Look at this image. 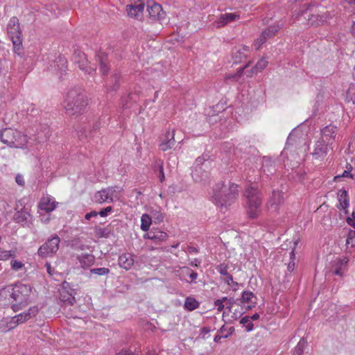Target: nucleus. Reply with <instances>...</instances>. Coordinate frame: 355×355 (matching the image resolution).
<instances>
[{
	"instance_id": "obj_20",
	"label": "nucleus",
	"mask_w": 355,
	"mask_h": 355,
	"mask_svg": "<svg viewBox=\"0 0 355 355\" xmlns=\"http://www.w3.org/2000/svg\"><path fill=\"white\" fill-rule=\"evenodd\" d=\"M135 256L130 252H124L119 255L118 259V264L120 268L129 270L132 268L135 263Z\"/></svg>"
},
{
	"instance_id": "obj_40",
	"label": "nucleus",
	"mask_w": 355,
	"mask_h": 355,
	"mask_svg": "<svg viewBox=\"0 0 355 355\" xmlns=\"http://www.w3.org/2000/svg\"><path fill=\"white\" fill-rule=\"evenodd\" d=\"M240 323L243 324L248 332L252 331L254 329V324L249 316L243 317L240 320Z\"/></svg>"
},
{
	"instance_id": "obj_53",
	"label": "nucleus",
	"mask_w": 355,
	"mask_h": 355,
	"mask_svg": "<svg viewBox=\"0 0 355 355\" xmlns=\"http://www.w3.org/2000/svg\"><path fill=\"white\" fill-rule=\"evenodd\" d=\"M349 169H352V166H349V168H348L347 170L344 171L343 173H342V175L335 176L334 180H336L337 179H339L340 178H353V175L351 173Z\"/></svg>"
},
{
	"instance_id": "obj_4",
	"label": "nucleus",
	"mask_w": 355,
	"mask_h": 355,
	"mask_svg": "<svg viewBox=\"0 0 355 355\" xmlns=\"http://www.w3.org/2000/svg\"><path fill=\"white\" fill-rule=\"evenodd\" d=\"M246 198L247 213L250 218H256L261 212L262 195L258 189L253 186L248 187L244 191Z\"/></svg>"
},
{
	"instance_id": "obj_27",
	"label": "nucleus",
	"mask_w": 355,
	"mask_h": 355,
	"mask_svg": "<svg viewBox=\"0 0 355 355\" xmlns=\"http://www.w3.org/2000/svg\"><path fill=\"white\" fill-rule=\"evenodd\" d=\"M17 327L15 322L12 318H4L0 320V332L6 333Z\"/></svg>"
},
{
	"instance_id": "obj_35",
	"label": "nucleus",
	"mask_w": 355,
	"mask_h": 355,
	"mask_svg": "<svg viewBox=\"0 0 355 355\" xmlns=\"http://www.w3.org/2000/svg\"><path fill=\"white\" fill-rule=\"evenodd\" d=\"M16 253L17 249L7 250L3 248H0V260L7 261L10 258H14L16 257Z\"/></svg>"
},
{
	"instance_id": "obj_15",
	"label": "nucleus",
	"mask_w": 355,
	"mask_h": 355,
	"mask_svg": "<svg viewBox=\"0 0 355 355\" xmlns=\"http://www.w3.org/2000/svg\"><path fill=\"white\" fill-rule=\"evenodd\" d=\"M283 202L282 192L279 191H273L272 194L266 203V207L268 211L271 213H277L280 205Z\"/></svg>"
},
{
	"instance_id": "obj_28",
	"label": "nucleus",
	"mask_w": 355,
	"mask_h": 355,
	"mask_svg": "<svg viewBox=\"0 0 355 355\" xmlns=\"http://www.w3.org/2000/svg\"><path fill=\"white\" fill-rule=\"evenodd\" d=\"M250 51V48L248 46H241L235 49L233 52L234 58H235V62H239L243 58H245Z\"/></svg>"
},
{
	"instance_id": "obj_48",
	"label": "nucleus",
	"mask_w": 355,
	"mask_h": 355,
	"mask_svg": "<svg viewBox=\"0 0 355 355\" xmlns=\"http://www.w3.org/2000/svg\"><path fill=\"white\" fill-rule=\"evenodd\" d=\"M228 269H229L228 265L225 263H220L216 267V270H217V272H219L220 275H221L223 276L227 275Z\"/></svg>"
},
{
	"instance_id": "obj_42",
	"label": "nucleus",
	"mask_w": 355,
	"mask_h": 355,
	"mask_svg": "<svg viewBox=\"0 0 355 355\" xmlns=\"http://www.w3.org/2000/svg\"><path fill=\"white\" fill-rule=\"evenodd\" d=\"M24 268V263L17 259H12L10 261V268L13 271H19Z\"/></svg>"
},
{
	"instance_id": "obj_55",
	"label": "nucleus",
	"mask_w": 355,
	"mask_h": 355,
	"mask_svg": "<svg viewBox=\"0 0 355 355\" xmlns=\"http://www.w3.org/2000/svg\"><path fill=\"white\" fill-rule=\"evenodd\" d=\"M234 327H230L228 330V333L227 334H225V335H223V336H219V335H216L215 337H214V341L215 342H218L221 338H227L229 336H230L232 332L234 331Z\"/></svg>"
},
{
	"instance_id": "obj_54",
	"label": "nucleus",
	"mask_w": 355,
	"mask_h": 355,
	"mask_svg": "<svg viewBox=\"0 0 355 355\" xmlns=\"http://www.w3.org/2000/svg\"><path fill=\"white\" fill-rule=\"evenodd\" d=\"M214 305L217 307V310L218 311H225V304L224 300H223V297L220 299H218L214 302Z\"/></svg>"
},
{
	"instance_id": "obj_23",
	"label": "nucleus",
	"mask_w": 355,
	"mask_h": 355,
	"mask_svg": "<svg viewBox=\"0 0 355 355\" xmlns=\"http://www.w3.org/2000/svg\"><path fill=\"white\" fill-rule=\"evenodd\" d=\"M240 19V15L232 12H225L221 14L220 17L216 20L215 23L218 28L223 27L226 24L235 21Z\"/></svg>"
},
{
	"instance_id": "obj_12",
	"label": "nucleus",
	"mask_w": 355,
	"mask_h": 355,
	"mask_svg": "<svg viewBox=\"0 0 355 355\" xmlns=\"http://www.w3.org/2000/svg\"><path fill=\"white\" fill-rule=\"evenodd\" d=\"M337 127L334 125L329 124L326 125L320 130V140H323L324 142L332 146L333 143L338 138L337 134Z\"/></svg>"
},
{
	"instance_id": "obj_25",
	"label": "nucleus",
	"mask_w": 355,
	"mask_h": 355,
	"mask_svg": "<svg viewBox=\"0 0 355 355\" xmlns=\"http://www.w3.org/2000/svg\"><path fill=\"white\" fill-rule=\"evenodd\" d=\"M80 266L83 269H87L94 265L95 257L92 254L85 253L78 255L76 257Z\"/></svg>"
},
{
	"instance_id": "obj_47",
	"label": "nucleus",
	"mask_w": 355,
	"mask_h": 355,
	"mask_svg": "<svg viewBox=\"0 0 355 355\" xmlns=\"http://www.w3.org/2000/svg\"><path fill=\"white\" fill-rule=\"evenodd\" d=\"M268 62L266 59V58H261L257 63L254 67L257 72H261L262 70H263L267 66H268Z\"/></svg>"
},
{
	"instance_id": "obj_51",
	"label": "nucleus",
	"mask_w": 355,
	"mask_h": 355,
	"mask_svg": "<svg viewBox=\"0 0 355 355\" xmlns=\"http://www.w3.org/2000/svg\"><path fill=\"white\" fill-rule=\"evenodd\" d=\"M112 207L111 206H109L98 211V215L101 216V217H106L112 211Z\"/></svg>"
},
{
	"instance_id": "obj_52",
	"label": "nucleus",
	"mask_w": 355,
	"mask_h": 355,
	"mask_svg": "<svg viewBox=\"0 0 355 355\" xmlns=\"http://www.w3.org/2000/svg\"><path fill=\"white\" fill-rule=\"evenodd\" d=\"M11 292L9 288H2L0 290V302L3 300V298H6L8 296L10 295Z\"/></svg>"
},
{
	"instance_id": "obj_30",
	"label": "nucleus",
	"mask_w": 355,
	"mask_h": 355,
	"mask_svg": "<svg viewBox=\"0 0 355 355\" xmlns=\"http://www.w3.org/2000/svg\"><path fill=\"white\" fill-rule=\"evenodd\" d=\"M164 214L162 212V209L160 207L153 208L150 210V217L153 219L155 224H159L164 221Z\"/></svg>"
},
{
	"instance_id": "obj_9",
	"label": "nucleus",
	"mask_w": 355,
	"mask_h": 355,
	"mask_svg": "<svg viewBox=\"0 0 355 355\" xmlns=\"http://www.w3.org/2000/svg\"><path fill=\"white\" fill-rule=\"evenodd\" d=\"M60 242L57 235L51 236L38 248L37 255L42 258L53 257L59 249Z\"/></svg>"
},
{
	"instance_id": "obj_10",
	"label": "nucleus",
	"mask_w": 355,
	"mask_h": 355,
	"mask_svg": "<svg viewBox=\"0 0 355 355\" xmlns=\"http://www.w3.org/2000/svg\"><path fill=\"white\" fill-rule=\"evenodd\" d=\"M73 62L78 64L80 70L84 71L85 73L92 75L96 71V68L91 66L85 54L80 51H76L73 57Z\"/></svg>"
},
{
	"instance_id": "obj_57",
	"label": "nucleus",
	"mask_w": 355,
	"mask_h": 355,
	"mask_svg": "<svg viewBox=\"0 0 355 355\" xmlns=\"http://www.w3.org/2000/svg\"><path fill=\"white\" fill-rule=\"evenodd\" d=\"M159 179L161 182H164L165 180V175L164 173V167L163 165H159Z\"/></svg>"
},
{
	"instance_id": "obj_22",
	"label": "nucleus",
	"mask_w": 355,
	"mask_h": 355,
	"mask_svg": "<svg viewBox=\"0 0 355 355\" xmlns=\"http://www.w3.org/2000/svg\"><path fill=\"white\" fill-rule=\"evenodd\" d=\"M57 202L51 196H44L41 198L38 207L46 213L53 211L56 207Z\"/></svg>"
},
{
	"instance_id": "obj_6",
	"label": "nucleus",
	"mask_w": 355,
	"mask_h": 355,
	"mask_svg": "<svg viewBox=\"0 0 355 355\" xmlns=\"http://www.w3.org/2000/svg\"><path fill=\"white\" fill-rule=\"evenodd\" d=\"M7 33L12 42L14 52L19 56H21L24 53L22 47V33L19 19L16 17H12L10 19L7 25Z\"/></svg>"
},
{
	"instance_id": "obj_26",
	"label": "nucleus",
	"mask_w": 355,
	"mask_h": 355,
	"mask_svg": "<svg viewBox=\"0 0 355 355\" xmlns=\"http://www.w3.org/2000/svg\"><path fill=\"white\" fill-rule=\"evenodd\" d=\"M338 205H337L339 209H346L349 206V198L348 196L347 191L342 188L339 189L337 193Z\"/></svg>"
},
{
	"instance_id": "obj_1",
	"label": "nucleus",
	"mask_w": 355,
	"mask_h": 355,
	"mask_svg": "<svg viewBox=\"0 0 355 355\" xmlns=\"http://www.w3.org/2000/svg\"><path fill=\"white\" fill-rule=\"evenodd\" d=\"M0 141L12 148L21 149L28 153L32 148L29 137L17 129L5 128L0 130Z\"/></svg>"
},
{
	"instance_id": "obj_50",
	"label": "nucleus",
	"mask_w": 355,
	"mask_h": 355,
	"mask_svg": "<svg viewBox=\"0 0 355 355\" xmlns=\"http://www.w3.org/2000/svg\"><path fill=\"white\" fill-rule=\"evenodd\" d=\"M289 255H290L291 261L288 263V270L290 272H292L294 270V267H295L294 259H295V255L294 250H292L289 252Z\"/></svg>"
},
{
	"instance_id": "obj_33",
	"label": "nucleus",
	"mask_w": 355,
	"mask_h": 355,
	"mask_svg": "<svg viewBox=\"0 0 355 355\" xmlns=\"http://www.w3.org/2000/svg\"><path fill=\"white\" fill-rule=\"evenodd\" d=\"M152 218L148 214H142L141 217V230L144 232H148L152 224Z\"/></svg>"
},
{
	"instance_id": "obj_62",
	"label": "nucleus",
	"mask_w": 355,
	"mask_h": 355,
	"mask_svg": "<svg viewBox=\"0 0 355 355\" xmlns=\"http://www.w3.org/2000/svg\"><path fill=\"white\" fill-rule=\"evenodd\" d=\"M188 251L189 253H194V254H197L199 252V250L197 248L193 247V246H189L188 248Z\"/></svg>"
},
{
	"instance_id": "obj_14",
	"label": "nucleus",
	"mask_w": 355,
	"mask_h": 355,
	"mask_svg": "<svg viewBox=\"0 0 355 355\" xmlns=\"http://www.w3.org/2000/svg\"><path fill=\"white\" fill-rule=\"evenodd\" d=\"M331 148V146L323 141V140L318 139L315 141L311 155L314 159L322 160L327 156L329 148Z\"/></svg>"
},
{
	"instance_id": "obj_64",
	"label": "nucleus",
	"mask_w": 355,
	"mask_h": 355,
	"mask_svg": "<svg viewBox=\"0 0 355 355\" xmlns=\"http://www.w3.org/2000/svg\"><path fill=\"white\" fill-rule=\"evenodd\" d=\"M200 263V261L198 260V259H194L191 262V266H198Z\"/></svg>"
},
{
	"instance_id": "obj_44",
	"label": "nucleus",
	"mask_w": 355,
	"mask_h": 355,
	"mask_svg": "<svg viewBox=\"0 0 355 355\" xmlns=\"http://www.w3.org/2000/svg\"><path fill=\"white\" fill-rule=\"evenodd\" d=\"M263 170L268 175L272 174L275 171L274 167L272 166L271 161L270 159H265L263 164Z\"/></svg>"
},
{
	"instance_id": "obj_59",
	"label": "nucleus",
	"mask_w": 355,
	"mask_h": 355,
	"mask_svg": "<svg viewBox=\"0 0 355 355\" xmlns=\"http://www.w3.org/2000/svg\"><path fill=\"white\" fill-rule=\"evenodd\" d=\"M98 216V211H92L89 213H87L85 216V218L87 220H90L93 217H96Z\"/></svg>"
},
{
	"instance_id": "obj_46",
	"label": "nucleus",
	"mask_w": 355,
	"mask_h": 355,
	"mask_svg": "<svg viewBox=\"0 0 355 355\" xmlns=\"http://www.w3.org/2000/svg\"><path fill=\"white\" fill-rule=\"evenodd\" d=\"M347 247L354 248L355 247V231L351 230L348 233V236L346 239Z\"/></svg>"
},
{
	"instance_id": "obj_16",
	"label": "nucleus",
	"mask_w": 355,
	"mask_h": 355,
	"mask_svg": "<svg viewBox=\"0 0 355 355\" xmlns=\"http://www.w3.org/2000/svg\"><path fill=\"white\" fill-rule=\"evenodd\" d=\"M279 28L280 27L278 25H272L262 31L260 37L254 41V46L255 49H259L268 38L274 36L277 33Z\"/></svg>"
},
{
	"instance_id": "obj_56",
	"label": "nucleus",
	"mask_w": 355,
	"mask_h": 355,
	"mask_svg": "<svg viewBox=\"0 0 355 355\" xmlns=\"http://www.w3.org/2000/svg\"><path fill=\"white\" fill-rule=\"evenodd\" d=\"M15 181L17 183V184L20 186H23L25 184L24 179L23 175L20 174H17L15 177Z\"/></svg>"
},
{
	"instance_id": "obj_29",
	"label": "nucleus",
	"mask_w": 355,
	"mask_h": 355,
	"mask_svg": "<svg viewBox=\"0 0 355 355\" xmlns=\"http://www.w3.org/2000/svg\"><path fill=\"white\" fill-rule=\"evenodd\" d=\"M175 144L174 131L171 133L167 132L166 139L164 140L159 145V148L162 151H166L171 148Z\"/></svg>"
},
{
	"instance_id": "obj_60",
	"label": "nucleus",
	"mask_w": 355,
	"mask_h": 355,
	"mask_svg": "<svg viewBox=\"0 0 355 355\" xmlns=\"http://www.w3.org/2000/svg\"><path fill=\"white\" fill-rule=\"evenodd\" d=\"M76 300H75V297H70V298H68L67 300H65L64 302V309H66L67 308V306H72L73 304V303L75 302Z\"/></svg>"
},
{
	"instance_id": "obj_63",
	"label": "nucleus",
	"mask_w": 355,
	"mask_h": 355,
	"mask_svg": "<svg viewBox=\"0 0 355 355\" xmlns=\"http://www.w3.org/2000/svg\"><path fill=\"white\" fill-rule=\"evenodd\" d=\"M40 220L43 223H48L50 220V218L49 216H42Z\"/></svg>"
},
{
	"instance_id": "obj_45",
	"label": "nucleus",
	"mask_w": 355,
	"mask_h": 355,
	"mask_svg": "<svg viewBox=\"0 0 355 355\" xmlns=\"http://www.w3.org/2000/svg\"><path fill=\"white\" fill-rule=\"evenodd\" d=\"M49 136H50L49 128L46 127L44 128L43 134L38 133L36 140L38 143H42V142L46 141L49 138Z\"/></svg>"
},
{
	"instance_id": "obj_36",
	"label": "nucleus",
	"mask_w": 355,
	"mask_h": 355,
	"mask_svg": "<svg viewBox=\"0 0 355 355\" xmlns=\"http://www.w3.org/2000/svg\"><path fill=\"white\" fill-rule=\"evenodd\" d=\"M345 101L348 103L352 102L355 104V85L351 84L347 90Z\"/></svg>"
},
{
	"instance_id": "obj_3",
	"label": "nucleus",
	"mask_w": 355,
	"mask_h": 355,
	"mask_svg": "<svg viewBox=\"0 0 355 355\" xmlns=\"http://www.w3.org/2000/svg\"><path fill=\"white\" fill-rule=\"evenodd\" d=\"M87 98L80 89H73L68 92L64 101V108L69 115L80 114L87 106Z\"/></svg>"
},
{
	"instance_id": "obj_8",
	"label": "nucleus",
	"mask_w": 355,
	"mask_h": 355,
	"mask_svg": "<svg viewBox=\"0 0 355 355\" xmlns=\"http://www.w3.org/2000/svg\"><path fill=\"white\" fill-rule=\"evenodd\" d=\"M122 190V188L116 186L103 189L94 195L95 201L100 204L116 202L120 199Z\"/></svg>"
},
{
	"instance_id": "obj_49",
	"label": "nucleus",
	"mask_w": 355,
	"mask_h": 355,
	"mask_svg": "<svg viewBox=\"0 0 355 355\" xmlns=\"http://www.w3.org/2000/svg\"><path fill=\"white\" fill-rule=\"evenodd\" d=\"M112 81L114 82L113 85H112V86L107 85L106 86L107 91H110V92L116 91L118 89V87H119V76L117 75V74L114 75L112 77Z\"/></svg>"
},
{
	"instance_id": "obj_2",
	"label": "nucleus",
	"mask_w": 355,
	"mask_h": 355,
	"mask_svg": "<svg viewBox=\"0 0 355 355\" xmlns=\"http://www.w3.org/2000/svg\"><path fill=\"white\" fill-rule=\"evenodd\" d=\"M238 186L234 183H229L228 186L222 182L216 184L213 189L212 202L222 209H227L236 199Z\"/></svg>"
},
{
	"instance_id": "obj_17",
	"label": "nucleus",
	"mask_w": 355,
	"mask_h": 355,
	"mask_svg": "<svg viewBox=\"0 0 355 355\" xmlns=\"http://www.w3.org/2000/svg\"><path fill=\"white\" fill-rule=\"evenodd\" d=\"M147 11L150 17L154 20H160L165 16L160 4L153 0H148L146 4Z\"/></svg>"
},
{
	"instance_id": "obj_58",
	"label": "nucleus",
	"mask_w": 355,
	"mask_h": 355,
	"mask_svg": "<svg viewBox=\"0 0 355 355\" xmlns=\"http://www.w3.org/2000/svg\"><path fill=\"white\" fill-rule=\"evenodd\" d=\"M116 355H141L139 353H133L130 351L123 349L119 353H117Z\"/></svg>"
},
{
	"instance_id": "obj_31",
	"label": "nucleus",
	"mask_w": 355,
	"mask_h": 355,
	"mask_svg": "<svg viewBox=\"0 0 355 355\" xmlns=\"http://www.w3.org/2000/svg\"><path fill=\"white\" fill-rule=\"evenodd\" d=\"M256 297L251 291H245L241 295V302L243 304H248V306L251 308L252 305L255 304V301L253 300Z\"/></svg>"
},
{
	"instance_id": "obj_24",
	"label": "nucleus",
	"mask_w": 355,
	"mask_h": 355,
	"mask_svg": "<svg viewBox=\"0 0 355 355\" xmlns=\"http://www.w3.org/2000/svg\"><path fill=\"white\" fill-rule=\"evenodd\" d=\"M249 64L250 63H247L243 67L239 68L234 74L229 75L226 76V78L237 80L242 76L243 73H245L247 77H252L254 74L257 73L258 72L254 67L251 68L250 70L248 69Z\"/></svg>"
},
{
	"instance_id": "obj_38",
	"label": "nucleus",
	"mask_w": 355,
	"mask_h": 355,
	"mask_svg": "<svg viewBox=\"0 0 355 355\" xmlns=\"http://www.w3.org/2000/svg\"><path fill=\"white\" fill-rule=\"evenodd\" d=\"M307 346V341L304 338H302L300 340L297 346L295 348V355H302L304 349Z\"/></svg>"
},
{
	"instance_id": "obj_7",
	"label": "nucleus",
	"mask_w": 355,
	"mask_h": 355,
	"mask_svg": "<svg viewBox=\"0 0 355 355\" xmlns=\"http://www.w3.org/2000/svg\"><path fill=\"white\" fill-rule=\"evenodd\" d=\"M211 168V162L205 158L204 156L198 157L191 170V176L196 182H202L206 181L209 177V170Z\"/></svg>"
},
{
	"instance_id": "obj_43",
	"label": "nucleus",
	"mask_w": 355,
	"mask_h": 355,
	"mask_svg": "<svg viewBox=\"0 0 355 355\" xmlns=\"http://www.w3.org/2000/svg\"><path fill=\"white\" fill-rule=\"evenodd\" d=\"M110 270L107 268H96L90 270V274L96 275L98 276L107 275L110 273Z\"/></svg>"
},
{
	"instance_id": "obj_11",
	"label": "nucleus",
	"mask_w": 355,
	"mask_h": 355,
	"mask_svg": "<svg viewBox=\"0 0 355 355\" xmlns=\"http://www.w3.org/2000/svg\"><path fill=\"white\" fill-rule=\"evenodd\" d=\"M349 259L346 257L336 259L332 262L330 271L336 276L343 277L348 270Z\"/></svg>"
},
{
	"instance_id": "obj_34",
	"label": "nucleus",
	"mask_w": 355,
	"mask_h": 355,
	"mask_svg": "<svg viewBox=\"0 0 355 355\" xmlns=\"http://www.w3.org/2000/svg\"><path fill=\"white\" fill-rule=\"evenodd\" d=\"M97 60L100 65V71L103 75H106L109 71V67L107 66V58L102 54L97 55Z\"/></svg>"
},
{
	"instance_id": "obj_18",
	"label": "nucleus",
	"mask_w": 355,
	"mask_h": 355,
	"mask_svg": "<svg viewBox=\"0 0 355 355\" xmlns=\"http://www.w3.org/2000/svg\"><path fill=\"white\" fill-rule=\"evenodd\" d=\"M13 220L15 223H19L23 226L29 227L31 224L32 216L28 209L23 208L15 213Z\"/></svg>"
},
{
	"instance_id": "obj_61",
	"label": "nucleus",
	"mask_w": 355,
	"mask_h": 355,
	"mask_svg": "<svg viewBox=\"0 0 355 355\" xmlns=\"http://www.w3.org/2000/svg\"><path fill=\"white\" fill-rule=\"evenodd\" d=\"M347 223L355 228V216L354 215L352 216V217H349L347 219Z\"/></svg>"
},
{
	"instance_id": "obj_21",
	"label": "nucleus",
	"mask_w": 355,
	"mask_h": 355,
	"mask_svg": "<svg viewBox=\"0 0 355 355\" xmlns=\"http://www.w3.org/2000/svg\"><path fill=\"white\" fill-rule=\"evenodd\" d=\"M144 3L137 5H128L126 6L128 15L135 19L141 20L144 15Z\"/></svg>"
},
{
	"instance_id": "obj_19",
	"label": "nucleus",
	"mask_w": 355,
	"mask_h": 355,
	"mask_svg": "<svg viewBox=\"0 0 355 355\" xmlns=\"http://www.w3.org/2000/svg\"><path fill=\"white\" fill-rule=\"evenodd\" d=\"M37 312L38 308L34 306L30 307L28 310L15 315L14 317H12V318L17 326L19 324L24 323L25 322L31 319L32 317L35 316Z\"/></svg>"
},
{
	"instance_id": "obj_5",
	"label": "nucleus",
	"mask_w": 355,
	"mask_h": 355,
	"mask_svg": "<svg viewBox=\"0 0 355 355\" xmlns=\"http://www.w3.org/2000/svg\"><path fill=\"white\" fill-rule=\"evenodd\" d=\"M32 288L31 286L28 284L22 283L15 284L10 294L11 297L15 302L12 304V309L15 312L18 311L22 307L27 305L32 293Z\"/></svg>"
},
{
	"instance_id": "obj_37",
	"label": "nucleus",
	"mask_w": 355,
	"mask_h": 355,
	"mask_svg": "<svg viewBox=\"0 0 355 355\" xmlns=\"http://www.w3.org/2000/svg\"><path fill=\"white\" fill-rule=\"evenodd\" d=\"M54 62V67L57 68L58 71H64L67 68V62L64 57L59 56Z\"/></svg>"
},
{
	"instance_id": "obj_39",
	"label": "nucleus",
	"mask_w": 355,
	"mask_h": 355,
	"mask_svg": "<svg viewBox=\"0 0 355 355\" xmlns=\"http://www.w3.org/2000/svg\"><path fill=\"white\" fill-rule=\"evenodd\" d=\"M181 275H188L191 279V282L195 281L198 276L197 272H194L189 267L182 268H181Z\"/></svg>"
},
{
	"instance_id": "obj_41",
	"label": "nucleus",
	"mask_w": 355,
	"mask_h": 355,
	"mask_svg": "<svg viewBox=\"0 0 355 355\" xmlns=\"http://www.w3.org/2000/svg\"><path fill=\"white\" fill-rule=\"evenodd\" d=\"M223 300H224L225 304V311L223 312V315L232 311V309L234 304V298H228L227 297H223Z\"/></svg>"
},
{
	"instance_id": "obj_13",
	"label": "nucleus",
	"mask_w": 355,
	"mask_h": 355,
	"mask_svg": "<svg viewBox=\"0 0 355 355\" xmlns=\"http://www.w3.org/2000/svg\"><path fill=\"white\" fill-rule=\"evenodd\" d=\"M168 234L159 228H152L143 235L144 239L153 241L155 244H161L168 239Z\"/></svg>"
},
{
	"instance_id": "obj_32",
	"label": "nucleus",
	"mask_w": 355,
	"mask_h": 355,
	"mask_svg": "<svg viewBox=\"0 0 355 355\" xmlns=\"http://www.w3.org/2000/svg\"><path fill=\"white\" fill-rule=\"evenodd\" d=\"M200 306V303L193 297H187L184 301V309L192 311L198 309Z\"/></svg>"
}]
</instances>
